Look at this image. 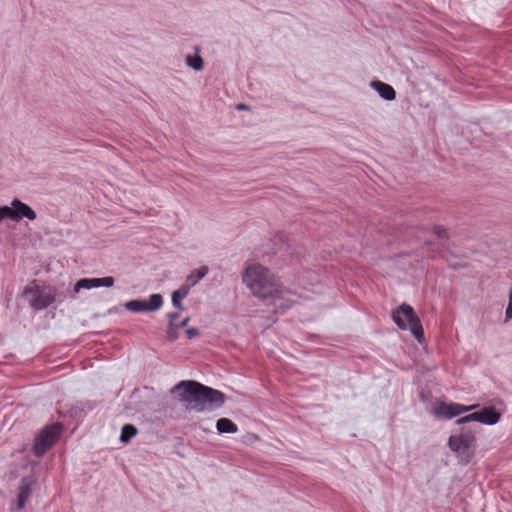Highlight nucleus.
Returning a JSON list of instances; mask_svg holds the SVG:
<instances>
[{"mask_svg": "<svg viewBox=\"0 0 512 512\" xmlns=\"http://www.w3.org/2000/svg\"><path fill=\"white\" fill-rule=\"evenodd\" d=\"M187 64L193 68L194 70H201L203 68V59L201 56L196 55L194 57L188 56L187 57Z\"/></svg>", "mask_w": 512, "mask_h": 512, "instance_id": "obj_18", "label": "nucleus"}, {"mask_svg": "<svg viewBox=\"0 0 512 512\" xmlns=\"http://www.w3.org/2000/svg\"><path fill=\"white\" fill-rule=\"evenodd\" d=\"M176 389L183 390L182 400L186 408L195 412L213 410L225 402L224 393L196 381H181Z\"/></svg>", "mask_w": 512, "mask_h": 512, "instance_id": "obj_2", "label": "nucleus"}, {"mask_svg": "<svg viewBox=\"0 0 512 512\" xmlns=\"http://www.w3.org/2000/svg\"><path fill=\"white\" fill-rule=\"evenodd\" d=\"M506 318L508 320L512 319V290L510 291V294H509V303H508V306L506 309Z\"/></svg>", "mask_w": 512, "mask_h": 512, "instance_id": "obj_19", "label": "nucleus"}, {"mask_svg": "<svg viewBox=\"0 0 512 512\" xmlns=\"http://www.w3.org/2000/svg\"><path fill=\"white\" fill-rule=\"evenodd\" d=\"M62 431L60 424H52L45 427L35 438L33 453L42 456L58 439Z\"/></svg>", "mask_w": 512, "mask_h": 512, "instance_id": "obj_5", "label": "nucleus"}, {"mask_svg": "<svg viewBox=\"0 0 512 512\" xmlns=\"http://www.w3.org/2000/svg\"><path fill=\"white\" fill-rule=\"evenodd\" d=\"M114 284L113 277H103V278H82L80 279L74 287L75 292H79L81 289H92L101 286L111 287Z\"/></svg>", "mask_w": 512, "mask_h": 512, "instance_id": "obj_11", "label": "nucleus"}, {"mask_svg": "<svg viewBox=\"0 0 512 512\" xmlns=\"http://www.w3.org/2000/svg\"><path fill=\"white\" fill-rule=\"evenodd\" d=\"M189 285H182L179 289L172 293V304L175 308L182 310V300L189 294Z\"/></svg>", "mask_w": 512, "mask_h": 512, "instance_id": "obj_14", "label": "nucleus"}, {"mask_svg": "<svg viewBox=\"0 0 512 512\" xmlns=\"http://www.w3.org/2000/svg\"><path fill=\"white\" fill-rule=\"evenodd\" d=\"M188 338H193L198 335V330L196 328H190L186 331Z\"/></svg>", "mask_w": 512, "mask_h": 512, "instance_id": "obj_21", "label": "nucleus"}, {"mask_svg": "<svg viewBox=\"0 0 512 512\" xmlns=\"http://www.w3.org/2000/svg\"><path fill=\"white\" fill-rule=\"evenodd\" d=\"M32 494V488L30 482L26 481L25 479L21 482V485L19 486V493L17 498V508L19 510H22L26 502L29 500L30 496Z\"/></svg>", "mask_w": 512, "mask_h": 512, "instance_id": "obj_12", "label": "nucleus"}, {"mask_svg": "<svg viewBox=\"0 0 512 512\" xmlns=\"http://www.w3.org/2000/svg\"><path fill=\"white\" fill-rule=\"evenodd\" d=\"M163 304V298L160 294H152L148 301L131 300L126 302L125 307L132 312H144L158 310Z\"/></svg>", "mask_w": 512, "mask_h": 512, "instance_id": "obj_9", "label": "nucleus"}, {"mask_svg": "<svg viewBox=\"0 0 512 512\" xmlns=\"http://www.w3.org/2000/svg\"><path fill=\"white\" fill-rule=\"evenodd\" d=\"M242 279L255 297L274 305L277 309H286L293 303V294L284 289L279 278L261 264H248Z\"/></svg>", "mask_w": 512, "mask_h": 512, "instance_id": "obj_1", "label": "nucleus"}, {"mask_svg": "<svg viewBox=\"0 0 512 512\" xmlns=\"http://www.w3.org/2000/svg\"><path fill=\"white\" fill-rule=\"evenodd\" d=\"M435 233L437 234V236L439 238H443V237H446L447 231L444 228L436 227L435 228Z\"/></svg>", "mask_w": 512, "mask_h": 512, "instance_id": "obj_20", "label": "nucleus"}, {"mask_svg": "<svg viewBox=\"0 0 512 512\" xmlns=\"http://www.w3.org/2000/svg\"><path fill=\"white\" fill-rule=\"evenodd\" d=\"M479 405H463L454 402H437L433 407V414L438 418L452 419L465 412L476 409Z\"/></svg>", "mask_w": 512, "mask_h": 512, "instance_id": "obj_6", "label": "nucleus"}, {"mask_svg": "<svg viewBox=\"0 0 512 512\" xmlns=\"http://www.w3.org/2000/svg\"><path fill=\"white\" fill-rule=\"evenodd\" d=\"M392 318L400 329H409L415 338L421 342L424 335L423 328L419 318L414 313V310L410 305H400L395 311H393Z\"/></svg>", "mask_w": 512, "mask_h": 512, "instance_id": "obj_3", "label": "nucleus"}, {"mask_svg": "<svg viewBox=\"0 0 512 512\" xmlns=\"http://www.w3.org/2000/svg\"><path fill=\"white\" fill-rule=\"evenodd\" d=\"M208 273V267L202 266L199 269L195 270L191 274H189L186 278V283L184 285H189V289L196 285L202 278H204Z\"/></svg>", "mask_w": 512, "mask_h": 512, "instance_id": "obj_15", "label": "nucleus"}, {"mask_svg": "<svg viewBox=\"0 0 512 512\" xmlns=\"http://www.w3.org/2000/svg\"><path fill=\"white\" fill-rule=\"evenodd\" d=\"M24 295L29 300L30 305L37 310L48 307L55 300L54 289L39 285L37 282L27 286L24 290Z\"/></svg>", "mask_w": 512, "mask_h": 512, "instance_id": "obj_4", "label": "nucleus"}, {"mask_svg": "<svg viewBox=\"0 0 512 512\" xmlns=\"http://www.w3.org/2000/svg\"><path fill=\"white\" fill-rule=\"evenodd\" d=\"M137 434V429L135 426L131 424H126L123 426L121 431L120 440L123 443L129 442L135 435Z\"/></svg>", "mask_w": 512, "mask_h": 512, "instance_id": "obj_17", "label": "nucleus"}, {"mask_svg": "<svg viewBox=\"0 0 512 512\" xmlns=\"http://www.w3.org/2000/svg\"><path fill=\"white\" fill-rule=\"evenodd\" d=\"M188 321H189V318H185V319L181 322V325H182V326H186V325H187V323H188Z\"/></svg>", "mask_w": 512, "mask_h": 512, "instance_id": "obj_23", "label": "nucleus"}, {"mask_svg": "<svg viewBox=\"0 0 512 512\" xmlns=\"http://www.w3.org/2000/svg\"><path fill=\"white\" fill-rule=\"evenodd\" d=\"M237 108L240 109V110H243V109H246V105L245 104H239L237 106Z\"/></svg>", "mask_w": 512, "mask_h": 512, "instance_id": "obj_24", "label": "nucleus"}, {"mask_svg": "<svg viewBox=\"0 0 512 512\" xmlns=\"http://www.w3.org/2000/svg\"><path fill=\"white\" fill-rule=\"evenodd\" d=\"M9 218L14 221H19L23 218L34 220L36 219V213L30 206L15 199L12 201V207H10Z\"/></svg>", "mask_w": 512, "mask_h": 512, "instance_id": "obj_10", "label": "nucleus"}, {"mask_svg": "<svg viewBox=\"0 0 512 512\" xmlns=\"http://www.w3.org/2000/svg\"><path fill=\"white\" fill-rule=\"evenodd\" d=\"M500 420V413L494 407H485L481 411L457 419L456 423L462 425L468 422L477 421L487 425L496 424Z\"/></svg>", "mask_w": 512, "mask_h": 512, "instance_id": "obj_8", "label": "nucleus"}, {"mask_svg": "<svg viewBox=\"0 0 512 512\" xmlns=\"http://www.w3.org/2000/svg\"><path fill=\"white\" fill-rule=\"evenodd\" d=\"M475 437L471 434L452 435L449 438V447L457 452L466 462L473 453Z\"/></svg>", "mask_w": 512, "mask_h": 512, "instance_id": "obj_7", "label": "nucleus"}, {"mask_svg": "<svg viewBox=\"0 0 512 512\" xmlns=\"http://www.w3.org/2000/svg\"><path fill=\"white\" fill-rule=\"evenodd\" d=\"M177 318H178V315H177V314H172V315L170 316V319H171V321H172V322H175Z\"/></svg>", "mask_w": 512, "mask_h": 512, "instance_id": "obj_22", "label": "nucleus"}, {"mask_svg": "<svg viewBox=\"0 0 512 512\" xmlns=\"http://www.w3.org/2000/svg\"><path fill=\"white\" fill-rule=\"evenodd\" d=\"M217 431L222 433H236L238 431L237 425L228 418H221L216 423Z\"/></svg>", "mask_w": 512, "mask_h": 512, "instance_id": "obj_16", "label": "nucleus"}, {"mask_svg": "<svg viewBox=\"0 0 512 512\" xmlns=\"http://www.w3.org/2000/svg\"><path fill=\"white\" fill-rule=\"evenodd\" d=\"M372 86L374 89L379 93V95L385 99V100H393L396 97L395 90L392 86L381 82V81H374L372 83Z\"/></svg>", "mask_w": 512, "mask_h": 512, "instance_id": "obj_13", "label": "nucleus"}]
</instances>
